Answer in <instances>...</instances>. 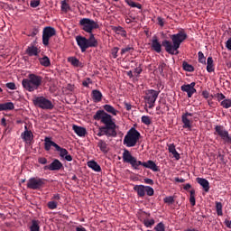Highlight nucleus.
Here are the masks:
<instances>
[{"label":"nucleus","mask_w":231,"mask_h":231,"mask_svg":"<svg viewBox=\"0 0 231 231\" xmlns=\"http://www.w3.org/2000/svg\"><path fill=\"white\" fill-rule=\"evenodd\" d=\"M189 116H194V114L186 112L182 115L181 120H182V127L183 129H188L189 131H192V124H194V121L189 118Z\"/></svg>","instance_id":"12"},{"label":"nucleus","mask_w":231,"mask_h":231,"mask_svg":"<svg viewBox=\"0 0 231 231\" xmlns=\"http://www.w3.org/2000/svg\"><path fill=\"white\" fill-rule=\"evenodd\" d=\"M143 167H144L145 169H150L153 172H158V171H160V169L158 168V165H156V162L152 160H149L148 162H143Z\"/></svg>","instance_id":"20"},{"label":"nucleus","mask_w":231,"mask_h":231,"mask_svg":"<svg viewBox=\"0 0 231 231\" xmlns=\"http://www.w3.org/2000/svg\"><path fill=\"white\" fill-rule=\"evenodd\" d=\"M72 129L74 131V133H76V134H78V136H86V128L82 127V126H79L77 125H73Z\"/></svg>","instance_id":"25"},{"label":"nucleus","mask_w":231,"mask_h":231,"mask_svg":"<svg viewBox=\"0 0 231 231\" xmlns=\"http://www.w3.org/2000/svg\"><path fill=\"white\" fill-rule=\"evenodd\" d=\"M22 85L30 93L37 91L42 85V77L37 74H29L27 79H23Z\"/></svg>","instance_id":"3"},{"label":"nucleus","mask_w":231,"mask_h":231,"mask_svg":"<svg viewBox=\"0 0 231 231\" xmlns=\"http://www.w3.org/2000/svg\"><path fill=\"white\" fill-rule=\"evenodd\" d=\"M168 151L172 153L175 160H180V156L178 151H176V145L174 143L168 144Z\"/></svg>","instance_id":"29"},{"label":"nucleus","mask_w":231,"mask_h":231,"mask_svg":"<svg viewBox=\"0 0 231 231\" xmlns=\"http://www.w3.org/2000/svg\"><path fill=\"white\" fill-rule=\"evenodd\" d=\"M89 35V38L87 39V45H88V48H97L98 46V41L95 39V34L91 32Z\"/></svg>","instance_id":"24"},{"label":"nucleus","mask_w":231,"mask_h":231,"mask_svg":"<svg viewBox=\"0 0 231 231\" xmlns=\"http://www.w3.org/2000/svg\"><path fill=\"white\" fill-rule=\"evenodd\" d=\"M6 88H8V89H16V88H15V83H14V82H9V83H6Z\"/></svg>","instance_id":"58"},{"label":"nucleus","mask_w":231,"mask_h":231,"mask_svg":"<svg viewBox=\"0 0 231 231\" xmlns=\"http://www.w3.org/2000/svg\"><path fill=\"white\" fill-rule=\"evenodd\" d=\"M79 26H81V30L87 33H93V30H98L99 28L98 22H95L89 18L81 19L79 21Z\"/></svg>","instance_id":"5"},{"label":"nucleus","mask_w":231,"mask_h":231,"mask_svg":"<svg viewBox=\"0 0 231 231\" xmlns=\"http://www.w3.org/2000/svg\"><path fill=\"white\" fill-rule=\"evenodd\" d=\"M226 48H227V50L231 51V38H229L226 42Z\"/></svg>","instance_id":"62"},{"label":"nucleus","mask_w":231,"mask_h":231,"mask_svg":"<svg viewBox=\"0 0 231 231\" xmlns=\"http://www.w3.org/2000/svg\"><path fill=\"white\" fill-rule=\"evenodd\" d=\"M159 95L160 92L154 89H149L146 91L144 100L146 104H148L149 109H152V107H154V104H156V100L158 99Z\"/></svg>","instance_id":"9"},{"label":"nucleus","mask_w":231,"mask_h":231,"mask_svg":"<svg viewBox=\"0 0 231 231\" xmlns=\"http://www.w3.org/2000/svg\"><path fill=\"white\" fill-rule=\"evenodd\" d=\"M134 190L137 193L139 198H144L145 193L147 196H154V189L151 186L135 185Z\"/></svg>","instance_id":"10"},{"label":"nucleus","mask_w":231,"mask_h":231,"mask_svg":"<svg viewBox=\"0 0 231 231\" xmlns=\"http://www.w3.org/2000/svg\"><path fill=\"white\" fill-rule=\"evenodd\" d=\"M182 68L184 71H189V73H192V71H194V66L189 64V62L187 61H183Z\"/></svg>","instance_id":"42"},{"label":"nucleus","mask_w":231,"mask_h":231,"mask_svg":"<svg viewBox=\"0 0 231 231\" xmlns=\"http://www.w3.org/2000/svg\"><path fill=\"white\" fill-rule=\"evenodd\" d=\"M189 203L191 207H196V189L189 190Z\"/></svg>","instance_id":"37"},{"label":"nucleus","mask_w":231,"mask_h":231,"mask_svg":"<svg viewBox=\"0 0 231 231\" xmlns=\"http://www.w3.org/2000/svg\"><path fill=\"white\" fill-rule=\"evenodd\" d=\"M163 201H164V203H165L166 205H174L175 199H174V197H172V196H168V197H165V198L163 199Z\"/></svg>","instance_id":"46"},{"label":"nucleus","mask_w":231,"mask_h":231,"mask_svg":"<svg viewBox=\"0 0 231 231\" xmlns=\"http://www.w3.org/2000/svg\"><path fill=\"white\" fill-rule=\"evenodd\" d=\"M187 32L183 29L179 31L178 33L171 35L170 39H171V42L168 40L162 41V46L165 51L170 55H178L180 53L178 50H180L181 43L187 41Z\"/></svg>","instance_id":"1"},{"label":"nucleus","mask_w":231,"mask_h":231,"mask_svg":"<svg viewBox=\"0 0 231 231\" xmlns=\"http://www.w3.org/2000/svg\"><path fill=\"white\" fill-rule=\"evenodd\" d=\"M32 103L36 107H40V109H46L51 111V109L55 107V105H53V103L50 99L42 96L34 97L32 99Z\"/></svg>","instance_id":"6"},{"label":"nucleus","mask_w":231,"mask_h":231,"mask_svg":"<svg viewBox=\"0 0 231 231\" xmlns=\"http://www.w3.org/2000/svg\"><path fill=\"white\" fill-rule=\"evenodd\" d=\"M97 136H108V137L115 138V136H116V135H115L114 134L109 132V130H106L103 126H100L99 132L97 133Z\"/></svg>","instance_id":"28"},{"label":"nucleus","mask_w":231,"mask_h":231,"mask_svg":"<svg viewBox=\"0 0 231 231\" xmlns=\"http://www.w3.org/2000/svg\"><path fill=\"white\" fill-rule=\"evenodd\" d=\"M38 162L42 165H46V163H48V159H46L45 157H41L38 159Z\"/></svg>","instance_id":"57"},{"label":"nucleus","mask_w":231,"mask_h":231,"mask_svg":"<svg viewBox=\"0 0 231 231\" xmlns=\"http://www.w3.org/2000/svg\"><path fill=\"white\" fill-rule=\"evenodd\" d=\"M15 106L12 102L0 104V111H14Z\"/></svg>","instance_id":"26"},{"label":"nucleus","mask_w":231,"mask_h":231,"mask_svg":"<svg viewBox=\"0 0 231 231\" xmlns=\"http://www.w3.org/2000/svg\"><path fill=\"white\" fill-rule=\"evenodd\" d=\"M25 53L29 57H39V53H41V49L35 45H30L27 47Z\"/></svg>","instance_id":"19"},{"label":"nucleus","mask_w":231,"mask_h":231,"mask_svg":"<svg viewBox=\"0 0 231 231\" xmlns=\"http://www.w3.org/2000/svg\"><path fill=\"white\" fill-rule=\"evenodd\" d=\"M92 98L94 102H101L102 101V92L100 90H93L92 91Z\"/></svg>","instance_id":"35"},{"label":"nucleus","mask_w":231,"mask_h":231,"mask_svg":"<svg viewBox=\"0 0 231 231\" xmlns=\"http://www.w3.org/2000/svg\"><path fill=\"white\" fill-rule=\"evenodd\" d=\"M125 109L126 111H131L133 106H131V104L127 103V102H125Z\"/></svg>","instance_id":"63"},{"label":"nucleus","mask_w":231,"mask_h":231,"mask_svg":"<svg viewBox=\"0 0 231 231\" xmlns=\"http://www.w3.org/2000/svg\"><path fill=\"white\" fill-rule=\"evenodd\" d=\"M144 183H146L147 185H154V180H152V179H144Z\"/></svg>","instance_id":"61"},{"label":"nucleus","mask_w":231,"mask_h":231,"mask_svg":"<svg viewBox=\"0 0 231 231\" xmlns=\"http://www.w3.org/2000/svg\"><path fill=\"white\" fill-rule=\"evenodd\" d=\"M125 2L126 3V5H128V6H130L131 8H138V10H142V4L140 3H135L133 0H125Z\"/></svg>","instance_id":"38"},{"label":"nucleus","mask_w":231,"mask_h":231,"mask_svg":"<svg viewBox=\"0 0 231 231\" xmlns=\"http://www.w3.org/2000/svg\"><path fill=\"white\" fill-rule=\"evenodd\" d=\"M112 30L117 35H121V37H127V32H125L122 26H114Z\"/></svg>","instance_id":"31"},{"label":"nucleus","mask_w":231,"mask_h":231,"mask_svg":"<svg viewBox=\"0 0 231 231\" xmlns=\"http://www.w3.org/2000/svg\"><path fill=\"white\" fill-rule=\"evenodd\" d=\"M68 60L70 62V64L72 66H74L75 68H79V66H80V61L79 60V59L75 58V57H70L68 59Z\"/></svg>","instance_id":"43"},{"label":"nucleus","mask_w":231,"mask_h":231,"mask_svg":"<svg viewBox=\"0 0 231 231\" xmlns=\"http://www.w3.org/2000/svg\"><path fill=\"white\" fill-rule=\"evenodd\" d=\"M221 106L222 107H225V109H228L229 107H231V99H224L221 102Z\"/></svg>","instance_id":"49"},{"label":"nucleus","mask_w":231,"mask_h":231,"mask_svg":"<svg viewBox=\"0 0 231 231\" xmlns=\"http://www.w3.org/2000/svg\"><path fill=\"white\" fill-rule=\"evenodd\" d=\"M195 87H196V82H191L190 84L182 85L180 87V89L184 93H187L188 98H192V95L196 93V89L194 88Z\"/></svg>","instance_id":"13"},{"label":"nucleus","mask_w":231,"mask_h":231,"mask_svg":"<svg viewBox=\"0 0 231 231\" xmlns=\"http://www.w3.org/2000/svg\"><path fill=\"white\" fill-rule=\"evenodd\" d=\"M59 206V203L57 201H49L47 204L48 208H50V210H55V208H57V207Z\"/></svg>","instance_id":"48"},{"label":"nucleus","mask_w":231,"mask_h":231,"mask_svg":"<svg viewBox=\"0 0 231 231\" xmlns=\"http://www.w3.org/2000/svg\"><path fill=\"white\" fill-rule=\"evenodd\" d=\"M130 165L133 167V169L138 170L140 169V165L143 167V162H142V161L136 160V158L134 157L132 162H130Z\"/></svg>","instance_id":"41"},{"label":"nucleus","mask_w":231,"mask_h":231,"mask_svg":"<svg viewBox=\"0 0 231 231\" xmlns=\"http://www.w3.org/2000/svg\"><path fill=\"white\" fill-rule=\"evenodd\" d=\"M207 71L208 73H212L215 71L214 60L212 57H208L207 60Z\"/></svg>","instance_id":"33"},{"label":"nucleus","mask_w":231,"mask_h":231,"mask_svg":"<svg viewBox=\"0 0 231 231\" xmlns=\"http://www.w3.org/2000/svg\"><path fill=\"white\" fill-rule=\"evenodd\" d=\"M41 222L39 220H32V225L30 226L31 231H41Z\"/></svg>","instance_id":"39"},{"label":"nucleus","mask_w":231,"mask_h":231,"mask_svg":"<svg viewBox=\"0 0 231 231\" xmlns=\"http://www.w3.org/2000/svg\"><path fill=\"white\" fill-rule=\"evenodd\" d=\"M88 167H89V169H92V171H95V172H100L102 171L100 165L95 161L88 162Z\"/></svg>","instance_id":"30"},{"label":"nucleus","mask_w":231,"mask_h":231,"mask_svg":"<svg viewBox=\"0 0 231 231\" xmlns=\"http://www.w3.org/2000/svg\"><path fill=\"white\" fill-rule=\"evenodd\" d=\"M141 122L144 124V125H151V124H152L149 116H143L141 117Z\"/></svg>","instance_id":"45"},{"label":"nucleus","mask_w":231,"mask_h":231,"mask_svg":"<svg viewBox=\"0 0 231 231\" xmlns=\"http://www.w3.org/2000/svg\"><path fill=\"white\" fill-rule=\"evenodd\" d=\"M64 165L62 164V162H60L59 159H55L51 164L45 165L43 167V170L44 171H60V169H62Z\"/></svg>","instance_id":"14"},{"label":"nucleus","mask_w":231,"mask_h":231,"mask_svg":"<svg viewBox=\"0 0 231 231\" xmlns=\"http://www.w3.org/2000/svg\"><path fill=\"white\" fill-rule=\"evenodd\" d=\"M134 160V157L131 154V152L129 150L125 149L123 152V162L125 163H132Z\"/></svg>","instance_id":"23"},{"label":"nucleus","mask_w":231,"mask_h":231,"mask_svg":"<svg viewBox=\"0 0 231 231\" xmlns=\"http://www.w3.org/2000/svg\"><path fill=\"white\" fill-rule=\"evenodd\" d=\"M39 62L41 66H43L44 68H50V66H51V61L50 60V58H48V56L39 58Z\"/></svg>","instance_id":"32"},{"label":"nucleus","mask_w":231,"mask_h":231,"mask_svg":"<svg viewBox=\"0 0 231 231\" xmlns=\"http://www.w3.org/2000/svg\"><path fill=\"white\" fill-rule=\"evenodd\" d=\"M24 132L21 134V138L26 143L30 144L33 141V133H32V130H28V126H24Z\"/></svg>","instance_id":"15"},{"label":"nucleus","mask_w":231,"mask_h":231,"mask_svg":"<svg viewBox=\"0 0 231 231\" xmlns=\"http://www.w3.org/2000/svg\"><path fill=\"white\" fill-rule=\"evenodd\" d=\"M134 49L133 47H125V48H123L121 50V55H125V53L129 52V51H134Z\"/></svg>","instance_id":"53"},{"label":"nucleus","mask_w":231,"mask_h":231,"mask_svg":"<svg viewBox=\"0 0 231 231\" xmlns=\"http://www.w3.org/2000/svg\"><path fill=\"white\" fill-rule=\"evenodd\" d=\"M197 183H199L205 192H208L210 190V182L207 180V179L197 178Z\"/></svg>","instance_id":"21"},{"label":"nucleus","mask_w":231,"mask_h":231,"mask_svg":"<svg viewBox=\"0 0 231 231\" xmlns=\"http://www.w3.org/2000/svg\"><path fill=\"white\" fill-rule=\"evenodd\" d=\"M140 132L136 128L132 127L126 134V136L124 138V145L126 147H134L140 140Z\"/></svg>","instance_id":"4"},{"label":"nucleus","mask_w":231,"mask_h":231,"mask_svg":"<svg viewBox=\"0 0 231 231\" xmlns=\"http://www.w3.org/2000/svg\"><path fill=\"white\" fill-rule=\"evenodd\" d=\"M76 42L78 43V46H79L81 51L84 53V51H86V50H88V38L84 36H77Z\"/></svg>","instance_id":"16"},{"label":"nucleus","mask_w":231,"mask_h":231,"mask_svg":"<svg viewBox=\"0 0 231 231\" xmlns=\"http://www.w3.org/2000/svg\"><path fill=\"white\" fill-rule=\"evenodd\" d=\"M44 142H45L44 143L45 151H50L51 147H54L55 149H57V146L59 145L55 142L51 141V137H45Z\"/></svg>","instance_id":"22"},{"label":"nucleus","mask_w":231,"mask_h":231,"mask_svg":"<svg viewBox=\"0 0 231 231\" xmlns=\"http://www.w3.org/2000/svg\"><path fill=\"white\" fill-rule=\"evenodd\" d=\"M144 226H146V228H152V226H154V218H144L143 221Z\"/></svg>","instance_id":"40"},{"label":"nucleus","mask_w":231,"mask_h":231,"mask_svg":"<svg viewBox=\"0 0 231 231\" xmlns=\"http://www.w3.org/2000/svg\"><path fill=\"white\" fill-rule=\"evenodd\" d=\"M154 231H165V225L162 222L156 225Z\"/></svg>","instance_id":"51"},{"label":"nucleus","mask_w":231,"mask_h":231,"mask_svg":"<svg viewBox=\"0 0 231 231\" xmlns=\"http://www.w3.org/2000/svg\"><path fill=\"white\" fill-rule=\"evenodd\" d=\"M1 125H3V127H6L7 124H6V118L3 117L1 119Z\"/></svg>","instance_id":"64"},{"label":"nucleus","mask_w":231,"mask_h":231,"mask_svg":"<svg viewBox=\"0 0 231 231\" xmlns=\"http://www.w3.org/2000/svg\"><path fill=\"white\" fill-rule=\"evenodd\" d=\"M41 5V0H31L30 6L32 8H37Z\"/></svg>","instance_id":"52"},{"label":"nucleus","mask_w":231,"mask_h":231,"mask_svg":"<svg viewBox=\"0 0 231 231\" xmlns=\"http://www.w3.org/2000/svg\"><path fill=\"white\" fill-rule=\"evenodd\" d=\"M119 48L118 47H114L113 49H112V51H111V53H112V57L114 58V59H116V57H118V51H119Z\"/></svg>","instance_id":"54"},{"label":"nucleus","mask_w":231,"mask_h":231,"mask_svg":"<svg viewBox=\"0 0 231 231\" xmlns=\"http://www.w3.org/2000/svg\"><path fill=\"white\" fill-rule=\"evenodd\" d=\"M217 98L218 102H221V100H225L226 97L223 95V93H217Z\"/></svg>","instance_id":"59"},{"label":"nucleus","mask_w":231,"mask_h":231,"mask_svg":"<svg viewBox=\"0 0 231 231\" xmlns=\"http://www.w3.org/2000/svg\"><path fill=\"white\" fill-rule=\"evenodd\" d=\"M56 151H58V152H60V156L61 158H65V160L67 162L73 161V157L71 155H69V152H68V150L66 148H62L58 144V146H56Z\"/></svg>","instance_id":"17"},{"label":"nucleus","mask_w":231,"mask_h":231,"mask_svg":"<svg viewBox=\"0 0 231 231\" xmlns=\"http://www.w3.org/2000/svg\"><path fill=\"white\" fill-rule=\"evenodd\" d=\"M57 35V30L51 26H46L42 31V44L43 46H50V39Z\"/></svg>","instance_id":"8"},{"label":"nucleus","mask_w":231,"mask_h":231,"mask_svg":"<svg viewBox=\"0 0 231 231\" xmlns=\"http://www.w3.org/2000/svg\"><path fill=\"white\" fill-rule=\"evenodd\" d=\"M198 55L199 62H200V64H207V58H205V54H203L202 51H199Z\"/></svg>","instance_id":"47"},{"label":"nucleus","mask_w":231,"mask_h":231,"mask_svg":"<svg viewBox=\"0 0 231 231\" xmlns=\"http://www.w3.org/2000/svg\"><path fill=\"white\" fill-rule=\"evenodd\" d=\"M151 48L153 51H156V53H162V43L160 42L158 36L155 35L152 37Z\"/></svg>","instance_id":"18"},{"label":"nucleus","mask_w":231,"mask_h":231,"mask_svg":"<svg viewBox=\"0 0 231 231\" xmlns=\"http://www.w3.org/2000/svg\"><path fill=\"white\" fill-rule=\"evenodd\" d=\"M215 134H217L218 136H220V138L226 143H231L230 134H228V131H226V129H225V126H223V125H216L215 126Z\"/></svg>","instance_id":"11"},{"label":"nucleus","mask_w":231,"mask_h":231,"mask_svg":"<svg viewBox=\"0 0 231 231\" xmlns=\"http://www.w3.org/2000/svg\"><path fill=\"white\" fill-rule=\"evenodd\" d=\"M157 21H158V24L161 25L162 27L165 26V22L163 21V18L162 17H158L157 18Z\"/></svg>","instance_id":"60"},{"label":"nucleus","mask_w":231,"mask_h":231,"mask_svg":"<svg viewBox=\"0 0 231 231\" xmlns=\"http://www.w3.org/2000/svg\"><path fill=\"white\" fill-rule=\"evenodd\" d=\"M89 84H93V81L91 80V79L87 78L83 82H82V86H84V88H89Z\"/></svg>","instance_id":"55"},{"label":"nucleus","mask_w":231,"mask_h":231,"mask_svg":"<svg viewBox=\"0 0 231 231\" xmlns=\"http://www.w3.org/2000/svg\"><path fill=\"white\" fill-rule=\"evenodd\" d=\"M202 97L206 100H208V99L212 100V98H214V96L210 95V93H208V91L207 90L202 91Z\"/></svg>","instance_id":"50"},{"label":"nucleus","mask_w":231,"mask_h":231,"mask_svg":"<svg viewBox=\"0 0 231 231\" xmlns=\"http://www.w3.org/2000/svg\"><path fill=\"white\" fill-rule=\"evenodd\" d=\"M46 183H48V180L44 178L32 177L27 181V189H31V190H41Z\"/></svg>","instance_id":"7"},{"label":"nucleus","mask_w":231,"mask_h":231,"mask_svg":"<svg viewBox=\"0 0 231 231\" xmlns=\"http://www.w3.org/2000/svg\"><path fill=\"white\" fill-rule=\"evenodd\" d=\"M94 120H97L103 125V128L114 134L116 136V123L111 115L106 113L104 110H98L94 116Z\"/></svg>","instance_id":"2"},{"label":"nucleus","mask_w":231,"mask_h":231,"mask_svg":"<svg viewBox=\"0 0 231 231\" xmlns=\"http://www.w3.org/2000/svg\"><path fill=\"white\" fill-rule=\"evenodd\" d=\"M61 5V12H64L65 14H68L69 10H71V6H69V0H62L60 2Z\"/></svg>","instance_id":"34"},{"label":"nucleus","mask_w":231,"mask_h":231,"mask_svg":"<svg viewBox=\"0 0 231 231\" xmlns=\"http://www.w3.org/2000/svg\"><path fill=\"white\" fill-rule=\"evenodd\" d=\"M216 210L217 216H223V204L221 202H216Z\"/></svg>","instance_id":"44"},{"label":"nucleus","mask_w":231,"mask_h":231,"mask_svg":"<svg viewBox=\"0 0 231 231\" xmlns=\"http://www.w3.org/2000/svg\"><path fill=\"white\" fill-rule=\"evenodd\" d=\"M104 109L105 111H106V113L114 115V116H116V115H118V110L115 109V107L111 105H105Z\"/></svg>","instance_id":"36"},{"label":"nucleus","mask_w":231,"mask_h":231,"mask_svg":"<svg viewBox=\"0 0 231 231\" xmlns=\"http://www.w3.org/2000/svg\"><path fill=\"white\" fill-rule=\"evenodd\" d=\"M143 71V69H142V65H139L137 68L134 69V73H135L136 77H138V75H140Z\"/></svg>","instance_id":"56"},{"label":"nucleus","mask_w":231,"mask_h":231,"mask_svg":"<svg viewBox=\"0 0 231 231\" xmlns=\"http://www.w3.org/2000/svg\"><path fill=\"white\" fill-rule=\"evenodd\" d=\"M97 147H99L100 151L105 154H106V152H109V147L107 146V143L102 139L98 140Z\"/></svg>","instance_id":"27"}]
</instances>
